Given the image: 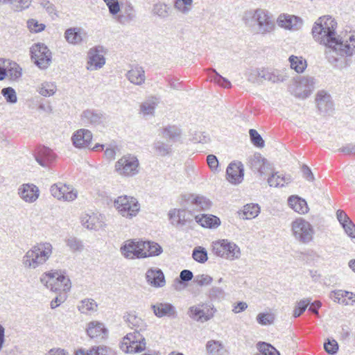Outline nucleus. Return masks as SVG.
<instances>
[{"label": "nucleus", "mask_w": 355, "mask_h": 355, "mask_svg": "<svg viewBox=\"0 0 355 355\" xmlns=\"http://www.w3.org/2000/svg\"><path fill=\"white\" fill-rule=\"evenodd\" d=\"M285 177L278 174V173H272L271 176L268 179V183L270 187H283L287 181Z\"/></svg>", "instance_id": "nucleus-51"}, {"label": "nucleus", "mask_w": 355, "mask_h": 355, "mask_svg": "<svg viewBox=\"0 0 355 355\" xmlns=\"http://www.w3.org/2000/svg\"><path fill=\"white\" fill-rule=\"evenodd\" d=\"M274 315L268 313H260L257 316V321L259 324L268 325L273 323Z\"/></svg>", "instance_id": "nucleus-60"}, {"label": "nucleus", "mask_w": 355, "mask_h": 355, "mask_svg": "<svg viewBox=\"0 0 355 355\" xmlns=\"http://www.w3.org/2000/svg\"><path fill=\"white\" fill-rule=\"evenodd\" d=\"M264 159L265 158H263L261 154H254L250 159L251 168L254 171L260 170L261 167H263V165H264Z\"/></svg>", "instance_id": "nucleus-55"}, {"label": "nucleus", "mask_w": 355, "mask_h": 355, "mask_svg": "<svg viewBox=\"0 0 355 355\" xmlns=\"http://www.w3.org/2000/svg\"><path fill=\"white\" fill-rule=\"evenodd\" d=\"M97 308L96 302L92 299H85L80 302L78 305V310L85 314H87L90 311H95Z\"/></svg>", "instance_id": "nucleus-47"}, {"label": "nucleus", "mask_w": 355, "mask_h": 355, "mask_svg": "<svg viewBox=\"0 0 355 355\" xmlns=\"http://www.w3.org/2000/svg\"><path fill=\"white\" fill-rule=\"evenodd\" d=\"M262 73L263 69H253L249 73L248 80L254 84L260 85L264 80L262 78Z\"/></svg>", "instance_id": "nucleus-56"}, {"label": "nucleus", "mask_w": 355, "mask_h": 355, "mask_svg": "<svg viewBox=\"0 0 355 355\" xmlns=\"http://www.w3.org/2000/svg\"><path fill=\"white\" fill-rule=\"evenodd\" d=\"M311 304L310 298H304L297 302L294 307L293 315L295 318L300 316Z\"/></svg>", "instance_id": "nucleus-50"}, {"label": "nucleus", "mask_w": 355, "mask_h": 355, "mask_svg": "<svg viewBox=\"0 0 355 355\" xmlns=\"http://www.w3.org/2000/svg\"><path fill=\"white\" fill-rule=\"evenodd\" d=\"M125 318L128 326L135 329L134 332L141 334L143 331H146L147 325L141 318H139L133 313H128Z\"/></svg>", "instance_id": "nucleus-32"}, {"label": "nucleus", "mask_w": 355, "mask_h": 355, "mask_svg": "<svg viewBox=\"0 0 355 355\" xmlns=\"http://www.w3.org/2000/svg\"><path fill=\"white\" fill-rule=\"evenodd\" d=\"M31 58L35 64L41 69H47L52 59V54L49 48L42 43L33 44L31 48Z\"/></svg>", "instance_id": "nucleus-9"}, {"label": "nucleus", "mask_w": 355, "mask_h": 355, "mask_svg": "<svg viewBox=\"0 0 355 355\" xmlns=\"http://www.w3.org/2000/svg\"><path fill=\"white\" fill-rule=\"evenodd\" d=\"M87 334L91 338L103 339L106 337L107 330L102 322L92 321L88 323Z\"/></svg>", "instance_id": "nucleus-26"}, {"label": "nucleus", "mask_w": 355, "mask_h": 355, "mask_svg": "<svg viewBox=\"0 0 355 355\" xmlns=\"http://www.w3.org/2000/svg\"><path fill=\"white\" fill-rule=\"evenodd\" d=\"M262 78L264 80H268L272 83H277L285 81L288 78V76L286 70H274L272 71H270L263 69Z\"/></svg>", "instance_id": "nucleus-30"}, {"label": "nucleus", "mask_w": 355, "mask_h": 355, "mask_svg": "<svg viewBox=\"0 0 355 355\" xmlns=\"http://www.w3.org/2000/svg\"><path fill=\"white\" fill-rule=\"evenodd\" d=\"M37 91L45 97L53 96L57 91V86L53 82H44L38 86Z\"/></svg>", "instance_id": "nucleus-42"}, {"label": "nucleus", "mask_w": 355, "mask_h": 355, "mask_svg": "<svg viewBox=\"0 0 355 355\" xmlns=\"http://www.w3.org/2000/svg\"><path fill=\"white\" fill-rule=\"evenodd\" d=\"M162 135L169 143H175L179 141L181 135V131L175 126H168L162 129Z\"/></svg>", "instance_id": "nucleus-39"}, {"label": "nucleus", "mask_w": 355, "mask_h": 355, "mask_svg": "<svg viewBox=\"0 0 355 355\" xmlns=\"http://www.w3.org/2000/svg\"><path fill=\"white\" fill-rule=\"evenodd\" d=\"M213 252L218 257L229 259H238L241 256L239 247L227 239L213 243Z\"/></svg>", "instance_id": "nucleus-6"}, {"label": "nucleus", "mask_w": 355, "mask_h": 355, "mask_svg": "<svg viewBox=\"0 0 355 355\" xmlns=\"http://www.w3.org/2000/svg\"><path fill=\"white\" fill-rule=\"evenodd\" d=\"M260 8L250 9L243 12L242 20L245 25L254 31Z\"/></svg>", "instance_id": "nucleus-38"}, {"label": "nucleus", "mask_w": 355, "mask_h": 355, "mask_svg": "<svg viewBox=\"0 0 355 355\" xmlns=\"http://www.w3.org/2000/svg\"><path fill=\"white\" fill-rule=\"evenodd\" d=\"M192 257L195 261L200 263H204L207 261V252L202 247H196L193 249Z\"/></svg>", "instance_id": "nucleus-52"}, {"label": "nucleus", "mask_w": 355, "mask_h": 355, "mask_svg": "<svg viewBox=\"0 0 355 355\" xmlns=\"http://www.w3.org/2000/svg\"><path fill=\"white\" fill-rule=\"evenodd\" d=\"M67 245L72 250V251H81L83 249V245L82 242L75 238L70 237L67 241Z\"/></svg>", "instance_id": "nucleus-63"}, {"label": "nucleus", "mask_w": 355, "mask_h": 355, "mask_svg": "<svg viewBox=\"0 0 355 355\" xmlns=\"http://www.w3.org/2000/svg\"><path fill=\"white\" fill-rule=\"evenodd\" d=\"M75 355H114V351L105 345L93 346L89 349H78Z\"/></svg>", "instance_id": "nucleus-28"}, {"label": "nucleus", "mask_w": 355, "mask_h": 355, "mask_svg": "<svg viewBox=\"0 0 355 355\" xmlns=\"http://www.w3.org/2000/svg\"><path fill=\"white\" fill-rule=\"evenodd\" d=\"M141 243L142 241H126L120 248L121 254L130 259L147 257V252L143 250Z\"/></svg>", "instance_id": "nucleus-14"}, {"label": "nucleus", "mask_w": 355, "mask_h": 355, "mask_svg": "<svg viewBox=\"0 0 355 355\" xmlns=\"http://www.w3.org/2000/svg\"><path fill=\"white\" fill-rule=\"evenodd\" d=\"M315 101L320 112L327 113L333 109L331 97L330 94L324 90L318 92Z\"/></svg>", "instance_id": "nucleus-24"}, {"label": "nucleus", "mask_w": 355, "mask_h": 355, "mask_svg": "<svg viewBox=\"0 0 355 355\" xmlns=\"http://www.w3.org/2000/svg\"><path fill=\"white\" fill-rule=\"evenodd\" d=\"M127 78L130 83L141 85L145 82V71L141 67H135L129 70L126 74Z\"/></svg>", "instance_id": "nucleus-33"}, {"label": "nucleus", "mask_w": 355, "mask_h": 355, "mask_svg": "<svg viewBox=\"0 0 355 355\" xmlns=\"http://www.w3.org/2000/svg\"><path fill=\"white\" fill-rule=\"evenodd\" d=\"M137 13L134 6L126 1L123 7V13L118 16V21L122 24H128L136 19Z\"/></svg>", "instance_id": "nucleus-29"}, {"label": "nucleus", "mask_w": 355, "mask_h": 355, "mask_svg": "<svg viewBox=\"0 0 355 355\" xmlns=\"http://www.w3.org/2000/svg\"><path fill=\"white\" fill-rule=\"evenodd\" d=\"M345 293L346 291L343 290H338L331 292L330 295V297L331 300H333L334 302H338L339 304L348 305L349 302L345 298Z\"/></svg>", "instance_id": "nucleus-57"}, {"label": "nucleus", "mask_w": 355, "mask_h": 355, "mask_svg": "<svg viewBox=\"0 0 355 355\" xmlns=\"http://www.w3.org/2000/svg\"><path fill=\"white\" fill-rule=\"evenodd\" d=\"M216 311V309L212 305L199 304L190 306L188 311V315L195 321L205 322L214 317Z\"/></svg>", "instance_id": "nucleus-10"}, {"label": "nucleus", "mask_w": 355, "mask_h": 355, "mask_svg": "<svg viewBox=\"0 0 355 355\" xmlns=\"http://www.w3.org/2000/svg\"><path fill=\"white\" fill-rule=\"evenodd\" d=\"M191 213L184 209H171L168 212V218L171 225L176 227H182L192 220Z\"/></svg>", "instance_id": "nucleus-17"}, {"label": "nucleus", "mask_w": 355, "mask_h": 355, "mask_svg": "<svg viewBox=\"0 0 355 355\" xmlns=\"http://www.w3.org/2000/svg\"><path fill=\"white\" fill-rule=\"evenodd\" d=\"M250 137L252 143L258 148L264 146V141L259 133L254 129L249 130Z\"/></svg>", "instance_id": "nucleus-59"}, {"label": "nucleus", "mask_w": 355, "mask_h": 355, "mask_svg": "<svg viewBox=\"0 0 355 355\" xmlns=\"http://www.w3.org/2000/svg\"><path fill=\"white\" fill-rule=\"evenodd\" d=\"M151 309L158 318L164 316L175 318L176 316L175 308L170 303H156L151 306Z\"/></svg>", "instance_id": "nucleus-25"}, {"label": "nucleus", "mask_w": 355, "mask_h": 355, "mask_svg": "<svg viewBox=\"0 0 355 355\" xmlns=\"http://www.w3.org/2000/svg\"><path fill=\"white\" fill-rule=\"evenodd\" d=\"M225 293L220 287L214 286L209 291V297L211 300H222L225 297Z\"/></svg>", "instance_id": "nucleus-62"}, {"label": "nucleus", "mask_w": 355, "mask_h": 355, "mask_svg": "<svg viewBox=\"0 0 355 355\" xmlns=\"http://www.w3.org/2000/svg\"><path fill=\"white\" fill-rule=\"evenodd\" d=\"M291 232L295 239L304 244L312 241L315 234L313 225L302 218H297L292 222Z\"/></svg>", "instance_id": "nucleus-4"}, {"label": "nucleus", "mask_w": 355, "mask_h": 355, "mask_svg": "<svg viewBox=\"0 0 355 355\" xmlns=\"http://www.w3.org/2000/svg\"><path fill=\"white\" fill-rule=\"evenodd\" d=\"M153 148L156 154L160 156L168 155L172 151L171 145L165 144L161 141H155L153 144Z\"/></svg>", "instance_id": "nucleus-48"}, {"label": "nucleus", "mask_w": 355, "mask_h": 355, "mask_svg": "<svg viewBox=\"0 0 355 355\" xmlns=\"http://www.w3.org/2000/svg\"><path fill=\"white\" fill-rule=\"evenodd\" d=\"M193 6V0H175L174 8L184 15L188 14Z\"/></svg>", "instance_id": "nucleus-45"}, {"label": "nucleus", "mask_w": 355, "mask_h": 355, "mask_svg": "<svg viewBox=\"0 0 355 355\" xmlns=\"http://www.w3.org/2000/svg\"><path fill=\"white\" fill-rule=\"evenodd\" d=\"M260 212L258 204H248L243 207L241 211L239 212V217L244 220H250L256 218Z\"/></svg>", "instance_id": "nucleus-37"}, {"label": "nucleus", "mask_w": 355, "mask_h": 355, "mask_svg": "<svg viewBox=\"0 0 355 355\" xmlns=\"http://www.w3.org/2000/svg\"><path fill=\"white\" fill-rule=\"evenodd\" d=\"M158 99L155 97H150L141 103L140 106L141 112L144 115H153L156 106L158 104Z\"/></svg>", "instance_id": "nucleus-41"}, {"label": "nucleus", "mask_w": 355, "mask_h": 355, "mask_svg": "<svg viewBox=\"0 0 355 355\" xmlns=\"http://www.w3.org/2000/svg\"><path fill=\"white\" fill-rule=\"evenodd\" d=\"M210 70L214 73V75L211 76V79L215 83L225 88H230L232 87L231 83L227 78L220 75L215 69H211Z\"/></svg>", "instance_id": "nucleus-58"}, {"label": "nucleus", "mask_w": 355, "mask_h": 355, "mask_svg": "<svg viewBox=\"0 0 355 355\" xmlns=\"http://www.w3.org/2000/svg\"><path fill=\"white\" fill-rule=\"evenodd\" d=\"M196 223L204 227H216L220 225V219L214 215L202 214L195 216Z\"/></svg>", "instance_id": "nucleus-36"}, {"label": "nucleus", "mask_w": 355, "mask_h": 355, "mask_svg": "<svg viewBox=\"0 0 355 355\" xmlns=\"http://www.w3.org/2000/svg\"><path fill=\"white\" fill-rule=\"evenodd\" d=\"M108 8L110 15H116L120 11V4L118 0H103Z\"/></svg>", "instance_id": "nucleus-61"}, {"label": "nucleus", "mask_w": 355, "mask_h": 355, "mask_svg": "<svg viewBox=\"0 0 355 355\" xmlns=\"http://www.w3.org/2000/svg\"><path fill=\"white\" fill-rule=\"evenodd\" d=\"M56 155L48 147H41L35 154V159L42 167H50L56 160Z\"/></svg>", "instance_id": "nucleus-19"}, {"label": "nucleus", "mask_w": 355, "mask_h": 355, "mask_svg": "<svg viewBox=\"0 0 355 355\" xmlns=\"http://www.w3.org/2000/svg\"><path fill=\"white\" fill-rule=\"evenodd\" d=\"M92 139V132L86 129H80L76 131L72 137L71 141L76 148H88Z\"/></svg>", "instance_id": "nucleus-20"}, {"label": "nucleus", "mask_w": 355, "mask_h": 355, "mask_svg": "<svg viewBox=\"0 0 355 355\" xmlns=\"http://www.w3.org/2000/svg\"><path fill=\"white\" fill-rule=\"evenodd\" d=\"M82 225L88 230L98 231L105 226V216L100 214H85L81 217Z\"/></svg>", "instance_id": "nucleus-15"}, {"label": "nucleus", "mask_w": 355, "mask_h": 355, "mask_svg": "<svg viewBox=\"0 0 355 355\" xmlns=\"http://www.w3.org/2000/svg\"><path fill=\"white\" fill-rule=\"evenodd\" d=\"M40 281L46 288L55 293L66 294L71 287L69 278L58 270L44 272Z\"/></svg>", "instance_id": "nucleus-3"}, {"label": "nucleus", "mask_w": 355, "mask_h": 355, "mask_svg": "<svg viewBox=\"0 0 355 355\" xmlns=\"http://www.w3.org/2000/svg\"><path fill=\"white\" fill-rule=\"evenodd\" d=\"M1 94L9 103L14 104L17 101V96L15 90L10 87L1 89Z\"/></svg>", "instance_id": "nucleus-54"}, {"label": "nucleus", "mask_w": 355, "mask_h": 355, "mask_svg": "<svg viewBox=\"0 0 355 355\" xmlns=\"http://www.w3.org/2000/svg\"><path fill=\"white\" fill-rule=\"evenodd\" d=\"M171 8L164 3H157L153 6V13L161 18H166L170 15Z\"/></svg>", "instance_id": "nucleus-44"}, {"label": "nucleus", "mask_w": 355, "mask_h": 355, "mask_svg": "<svg viewBox=\"0 0 355 355\" xmlns=\"http://www.w3.org/2000/svg\"><path fill=\"white\" fill-rule=\"evenodd\" d=\"M314 78L310 76L300 77L295 80V87H290L292 94L297 98L304 99L311 94L315 87Z\"/></svg>", "instance_id": "nucleus-11"}, {"label": "nucleus", "mask_w": 355, "mask_h": 355, "mask_svg": "<svg viewBox=\"0 0 355 355\" xmlns=\"http://www.w3.org/2000/svg\"><path fill=\"white\" fill-rule=\"evenodd\" d=\"M187 200L198 210H207L211 206V201L202 196L192 194L189 196Z\"/></svg>", "instance_id": "nucleus-35"}, {"label": "nucleus", "mask_w": 355, "mask_h": 355, "mask_svg": "<svg viewBox=\"0 0 355 355\" xmlns=\"http://www.w3.org/2000/svg\"><path fill=\"white\" fill-rule=\"evenodd\" d=\"M206 349L209 355H221L224 347L220 341L209 340L207 343Z\"/></svg>", "instance_id": "nucleus-46"}, {"label": "nucleus", "mask_w": 355, "mask_h": 355, "mask_svg": "<svg viewBox=\"0 0 355 355\" xmlns=\"http://www.w3.org/2000/svg\"><path fill=\"white\" fill-rule=\"evenodd\" d=\"M103 119L101 112L94 110H86L81 114V121L85 125H98L103 122Z\"/></svg>", "instance_id": "nucleus-27"}, {"label": "nucleus", "mask_w": 355, "mask_h": 355, "mask_svg": "<svg viewBox=\"0 0 355 355\" xmlns=\"http://www.w3.org/2000/svg\"><path fill=\"white\" fill-rule=\"evenodd\" d=\"M32 0H0V5L8 3L15 4L17 10L28 8L31 4Z\"/></svg>", "instance_id": "nucleus-53"}, {"label": "nucleus", "mask_w": 355, "mask_h": 355, "mask_svg": "<svg viewBox=\"0 0 355 355\" xmlns=\"http://www.w3.org/2000/svg\"><path fill=\"white\" fill-rule=\"evenodd\" d=\"M139 161L132 155H126L115 164V171L121 176L132 177L139 172Z\"/></svg>", "instance_id": "nucleus-8"}, {"label": "nucleus", "mask_w": 355, "mask_h": 355, "mask_svg": "<svg viewBox=\"0 0 355 355\" xmlns=\"http://www.w3.org/2000/svg\"><path fill=\"white\" fill-rule=\"evenodd\" d=\"M146 339L144 335L139 332L128 334L121 343V349L125 353H138L146 349Z\"/></svg>", "instance_id": "nucleus-7"}, {"label": "nucleus", "mask_w": 355, "mask_h": 355, "mask_svg": "<svg viewBox=\"0 0 355 355\" xmlns=\"http://www.w3.org/2000/svg\"><path fill=\"white\" fill-rule=\"evenodd\" d=\"M50 192L58 200L67 202H72L78 196L77 191L71 185L61 182L51 185Z\"/></svg>", "instance_id": "nucleus-12"}, {"label": "nucleus", "mask_w": 355, "mask_h": 355, "mask_svg": "<svg viewBox=\"0 0 355 355\" xmlns=\"http://www.w3.org/2000/svg\"><path fill=\"white\" fill-rule=\"evenodd\" d=\"M20 198L27 203L35 202L40 196L39 188L33 184H23L17 191Z\"/></svg>", "instance_id": "nucleus-16"}, {"label": "nucleus", "mask_w": 355, "mask_h": 355, "mask_svg": "<svg viewBox=\"0 0 355 355\" xmlns=\"http://www.w3.org/2000/svg\"><path fill=\"white\" fill-rule=\"evenodd\" d=\"M140 245H142L143 250L147 252V257L158 256L163 252L162 248L154 241H142Z\"/></svg>", "instance_id": "nucleus-40"}, {"label": "nucleus", "mask_w": 355, "mask_h": 355, "mask_svg": "<svg viewBox=\"0 0 355 355\" xmlns=\"http://www.w3.org/2000/svg\"><path fill=\"white\" fill-rule=\"evenodd\" d=\"M291 68L297 73H302L306 68V61L302 57L291 55L289 58Z\"/></svg>", "instance_id": "nucleus-43"}, {"label": "nucleus", "mask_w": 355, "mask_h": 355, "mask_svg": "<svg viewBox=\"0 0 355 355\" xmlns=\"http://www.w3.org/2000/svg\"><path fill=\"white\" fill-rule=\"evenodd\" d=\"M105 63V59L102 54H100L98 48L91 49L89 51L87 69L97 70L103 67Z\"/></svg>", "instance_id": "nucleus-21"}, {"label": "nucleus", "mask_w": 355, "mask_h": 355, "mask_svg": "<svg viewBox=\"0 0 355 355\" xmlns=\"http://www.w3.org/2000/svg\"><path fill=\"white\" fill-rule=\"evenodd\" d=\"M147 282L155 288H161L165 286L166 281L163 272L159 268H150L146 273Z\"/></svg>", "instance_id": "nucleus-22"}, {"label": "nucleus", "mask_w": 355, "mask_h": 355, "mask_svg": "<svg viewBox=\"0 0 355 355\" xmlns=\"http://www.w3.org/2000/svg\"><path fill=\"white\" fill-rule=\"evenodd\" d=\"M227 180L232 184H239L243 180L244 168L241 162H232L226 169Z\"/></svg>", "instance_id": "nucleus-18"}, {"label": "nucleus", "mask_w": 355, "mask_h": 355, "mask_svg": "<svg viewBox=\"0 0 355 355\" xmlns=\"http://www.w3.org/2000/svg\"><path fill=\"white\" fill-rule=\"evenodd\" d=\"M27 26L30 31L33 33L41 32L45 28L44 24H40L34 19H31L27 21Z\"/></svg>", "instance_id": "nucleus-64"}, {"label": "nucleus", "mask_w": 355, "mask_h": 355, "mask_svg": "<svg viewBox=\"0 0 355 355\" xmlns=\"http://www.w3.org/2000/svg\"><path fill=\"white\" fill-rule=\"evenodd\" d=\"M277 22L279 26L293 31L299 30L302 26V19L294 15H280Z\"/></svg>", "instance_id": "nucleus-23"}, {"label": "nucleus", "mask_w": 355, "mask_h": 355, "mask_svg": "<svg viewBox=\"0 0 355 355\" xmlns=\"http://www.w3.org/2000/svg\"><path fill=\"white\" fill-rule=\"evenodd\" d=\"M114 205L118 212L127 218L135 216L139 209L140 205L136 198L132 196H121L114 202Z\"/></svg>", "instance_id": "nucleus-5"}, {"label": "nucleus", "mask_w": 355, "mask_h": 355, "mask_svg": "<svg viewBox=\"0 0 355 355\" xmlns=\"http://www.w3.org/2000/svg\"><path fill=\"white\" fill-rule=\"evenodd\" d=\"M257 347L261 355H280V353L270 344L259 342Z\"/></svg>", "instance_id": "nucleus-49"}, {"label": "nucleus", "mask_w": 355, "mask_h": 355, "mask_svg": "<svg viewBox=\"0 0 355 355\" xmlns=\"http://www.w3.org/2000/svg\"><path fill=\"white\" fill-rule=\"evenodd\" d=\"M53 246L50 243H37L29 249L21 259L22 266L26 270H35L44 264L51 257Z\"/></svg>", "instance_id": "nucleus-2"}, {"label": "nucleus", "mask_w": 355, "mask_h": 355, "mask_svg": "<svg viewBox=\"0 0 355 355\" xmlns=\"http://www.w3.org/2000/svg\"><path fill=\"white\" fill-rule=\"evenodd\" d=\"M289 206L296 212L304 214L308 212L309 207L305 200L297 196H292L288 200Z\"/></svg>", "instance_id": "nucleus-34"}, {"label": "nucleus", "mask_w": 355, "mask_h": 355, "mask_svg": "<svg viewBox=\"0 0 355 355\" xmlns=\"http://www.w3.org/2000/svg\"><path fill=\"white\" fill-rule=\"evenodd\" d=\"M86 33L79 28H70L66 30L64 37L66 40L71 44H79L82 42Z\"/></svg>", "instance_id": "nucleus-31"}, {"label": "nucleus", "mask_w": 355, "mask_h": 355, "mask_svg": "<svg viewBox=\"0 0 355 355\" xmlns=\"http://www.w3.org/2000/svg\"><path fill=\"white\" fill-rule=\"evenodd\" d=\"M275 26L274 19L270 12L266 10L260 8L253 31L258 34L265 35L271 33Z\"/></svg>", "instance_id": "nucleus-13"}, {"label": "nucleus", "mask_w": 355, "mask_h": 355, "mask_svg": "<svg viewBox=\"0 0 355 355\" xmlns=\"http://www.w3.org/2000/svg\"><path fill=\"white\" fill-rule=\"evenodd\" d=\"M337 22L331 16L320 17L312 28L314 40L325 46L324 55L334 67L343 69L347 66V57L355 54V33L337 35Z\"/></svg>", "instance_id": "nucleus-1"}]
</instances>
